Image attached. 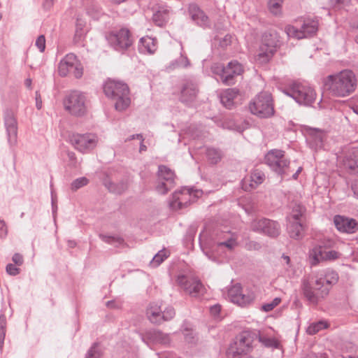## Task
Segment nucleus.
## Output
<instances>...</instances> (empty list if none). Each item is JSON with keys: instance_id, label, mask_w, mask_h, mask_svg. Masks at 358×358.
Listing matches in <instances>:
<instances>
[{"instance_id": "obj_1", "label": "nucleus", "mask_w": 358, "mask_h": 358, "mask_svg": "<svg viewBox=\"0 0 358 358\" xmlns=\"http://www.w3.org/2000/svg\"><path fill=\"white\" fill-rule=\"evenodd\" d=\"M357 80L350 70H343L328 76L324 80L326 88L334 96L345 97L352 94L357 87Z\"/></svg>"}, {"instance_id": "obj_2", "label": "nucleus", "mask_w": 358, "mask_h": 358, "mask_svg": "<svg viewBox=\"0 0 358 358\" xmlns=\"http://www.w3.org/2000/svg\"><path fill=\"white\" fill-rule=\"evenodd\" d=\"M105 94L115 101L116 110L122 111L131 103L128 86L122 82L108 80L104 85Z\"/></svg>"}, {"instance_id": "obj_3", "label": "nucleus", "mask_w": 358, "mask_h": 358, "mask_svg": "<svg viewBox=\"0 0 358 358\" xmlns=\"http://www.w3.org/2000/svg\"><path fill=\"white\" fill-rule=\"evenodd\" d=\"M301 287L304 296L313 304H316L321 299L325 297L330 289L321 273L316 276L315 280L304 279Z\"/></svg>"}, {"instance_id": "obj_4", "label": "nucleus", "mask_w": 358, "mask_h": 358, "mask_svg": "<svg viewBox=\"0 0 358 358\" xmlns=\"http://www.w3.org/2000/svg\"><path fill=\"white\" fill-rule=\"evenodd\" d=\"M250 111L259 117H269L274 113L271 94L266 92H260L249 104Z\"/></svg>"}, {"instance_id": "obj_5", "label": "nucleus", "mask_w": 358, "mask_h": 358, "mask_svg": "<svg viewBox=\"0 0 358 358\" xmlns=\"http://www.w3.org/2000/svg\"><path fill=\"white\" fill-rule=\"evenodd\" d=\"M341 253L331 248L330 245H317L308 251V261L311 266H316L324 262L338 259Z\"/></svg>"}, {"instance_id": "obj_6", "label": "nucleus", "mask_w": 358, "mask_h": 358, "mask_svg": "<svg viewBox=\"0 0 358 358\" xmlns=\"http://www.w3.org/2000/svg\"><path fill=\"white\" fill-rule=\"evenodd\" d=\"M88 101L85 94L79 91L71 92L64 100V106L71 115L80 117L87 111Z\"/></svg>"}, {"instance_id": "obj_7", "label": "nucleus", "mask_w": 358, "mask_h": 358, "mask_svg": "<svg viewBox=\"0 0 358 358\" xmlns=\"http://www.w3.org/2000/svg\"><path fill=\"white\" fill-rule=\"evenodd\" d=\"M253 341L251 333L245 331L239 334L227 351L229 358H248L246 355L251 350Z\"/></svg>"}, {"instance_id": "obj_8", "label": "nucleus", "mask_w": 358, "mask_h": 358, "mask_svg": "<svg viewBox=\"0 0 358 358\" xmlns=\"http://www.w3.org/2000/svg\"><path fill=\"white\" fill-rule=\"evenodd\" d=\"M202 194L203 192L200 189L182 188L173 194L170 201V206L173 210H180L187 206L192 202H194Z\"/></svg>"}, {"instance_id": "obj_9", "label": "nucleus", "mask_w": 358, "mask_h": 358, "mask_svg": "<svg viewBox=\"0 0 358 358\" xmlns=\"http://www.w3.org/2000/svg\"><path fill=\"white\" fill-rule=\"evenodd\" d=\"M277 33H266L262 37V43L257 55V60L259 63L267 62L276 50L278 43Z\"/></svg>"}, {"instance_id": "obj_10", "label": "nucleus", "mask_w": 358, "mask_h": 358, "mask_svg": "<svg viewBox=\"0 0 358 358\" xmlns=\"http://www.w3.org/2000/svg\"><path fill=\"white\" fill-rule=\"evenodd\" d=\"M83 68L77 57L73 54L66 55L59 62L58 73L61 76H66L72 73L76 78H80Z\"/></svg>"}, {"instance_id": "obj_11", "label": "nucleus", "mask_w": 358, "mask_h": 358, "mask_svg": "<svg viewBox=\"0 0 358 358\" xmlns=\"http://www.w3.org/2000/svg\"><path fill=\"white\" fill-rule=\"evenodd\" d=\"M266 163L276 173L283 174L288 168L289 161L285 157L284 152L273 150L265 157Z\"/></svg>"}, {"instance_id": "obj_12", "label": "nucleus", "mask_w": 358, "mask_h": 358, "mask_svg": "<svg viewBox=\"0 0 358 358\" xmlns=\"http://www.w3.org/2000/svg\"><path fill=\"white\" fill-rule=\"evenodd\" d=\"M214 73L220 74L222 82L225 85H231L234 76L241 75L243 72L242 65L238 62H231L226 67L216 66L213 69Z\"/></svg>"}, {"instance_id": "obj_13", "label": "nucleus", "mask_w": 358, "mask_h": 358, "mask_svg": "<svg viewBox=\"0 0 358 358\" xmlns=\"http://www.w3.org/2000/svg\"><path fill=\"white\" fill-rule=\"evenodd\" d=\"M292 96L298 103L308 105L315 100V93L310 87L296 83L292 87Z\"/></svg>"}, {"instance_id": "obj_14", "label": "nucleus", "mask_w": 358, "mask_h": 358, "mask_svg": "<svg viewBox=\"0 0 358 358\" xmlns=\"http://www.w3.org/2000/svg\"><path fill=\"white\" fill-rule=\"evenodd\" d=\"M71 142L76 149L80 152L96 147L98 142L97 137L94 134H73L71 138Z\"/></svg>"}, {"instance_id": "obj_15", "label": "nucleus", "mask_w": 358, "mask_h": 358, "mask_svg": "<svg viewBox=\"0 0 358 358\" xmlns=\"http://www.w3.org/2000/svg\"><path fill=\"white\" fill-rule=\"evenodd\" d=\"M109 43L116 49H125L132 43L130 32L128 29H122L115 33L108 35Z\"/></svg>"}, {"instance_id": "obj_16", "label": "nucleus", "mask_w": 358, "mask_h": 358, "mask_svg": "<svg viewBox=\"0 0 358 358\" xmlns=\"http://www.w3.org/2000/svg\"><path fill=\"white\" fill-rule=\"evenodd\" d=\"M159 178L160 184L157 189L159 193H166L173 185L175 174L169 168L165 166H161L159 168Z\"/></svg>"}, {"instance_id": "obj_17", "label": "nucleus", "mask_w": 358, "mask_h": 358, "mask_svg": "<svg viewBox=\"0 0 358 358\" xmlns=\"http://www.w3.org/2000/svg\"><path fill=\"white\" fill-rule=\"evenodd\" d=\"M334 223L338 231L342 233L354 234L358 230V223L353 219L343 215H336Z\"/></svg>"}, {"instance_id": "obj_18", "label": "nucleus", "mask_w": 358, "mask_h": 358, "mask_svg": "<svg viewBox=\"0 0 358 358\" xmlns=\"http://www.w3.org/2000/svg\"><path fill=\"white\" fill-rule=\"evenodd\" d=\"M178 283L182 286L187 293L193 296L203 294L206 291L204 286L195 278L187 280L185 277L181 276L178 278Z\"/></svg>"}, {"instance_id": "obj_19", "label": "nucleus", "mask_w": 358, "mask_h": 358, "mask_svg": "<svg viewBox=\"0 0 358 358\" xmlns=\"http://www.w3.org/2000/svg\"><path fill=\"white\" fill-rule=\"evenodd\" d=\"M264 180V176L260 171H253L250 176L245 177L242 181V187L245 191H250L257 187Z\"/></svg>"}, {"instance_id": "obj_20", "label": "nucleus", "mask_w": 358, "mask_h": 358, "mask_svg": "<svg viewBox=\"0 0 358 358\" xmlns=\"http://www.w3.org/2000/svg\"><path fill=\"white\" fill-rule=\"evenodd\" d=\"M242 96L235 89H228L221 96V101L227 108H231L234 104L239 103Z\"/></svg>"}, {"instance_id": "obj_21", "label": "nucleus", "mask_w": 358, "mask_h": 358, "mask_svg": "<svg viewBox=\"0 0 358 358\" xmlns=\"http://www.w3.org/2000/svg\"><path fill=\"white\" fill-rule=\"evenodd\" d=\"M5 124L8 134V139L10 144L17 142V124L13 115H8L5 119Z\"/></svg>"}, {"instance_id": "obj_22", "label": "nucleus", "mask_w": 358, "mask_h": 358, "mask_svg": "<svg viewBox=\"0 0 358 358\" xmlns=\"http://www.w3.org/2000/svg\"><path fill=\"white\" fill-rule=\"evenodd\" d=\"M146 315L152 323H160L163 321L162 306L158 303H150L147 308Z\"/></svg>"}, {"instance_id": "obj_23", "label": "nucleus", "mask_w": 358, "mask_h": 358, "mask_svg": "<svg viewBox=\"0 0 358 358\" xmlns=\"http://www.w3.org/2000/svg\"><path fill=\"white\" fill-rule=\"evenodd\" d=\"M170 10L166 5L159 6L158 9L153 14V20L155 23L162 27L169 20Z\"/></svg>"}, {"instance_id": "obj_24", "label": "nucleus", "mask_w": 358, "mask_h": 358, "mask_svg": "<svg viewBox=\"0 0 358 358\" xmlns=\"http://www.w3.org/2000/svg\"><path fill=\"white\" fill-rule=\"evenodd\" d=\"M196 93L197 90L194 84H186L181 91L180 99L185 103L190 102L195 99Z\"/></svg>"}, {"instance_id": "obj_25", "label": "nucleus", "mask_w": 358, "mask_h": 358, "mask_svg": "<svg viewBox=\"0 0 358 358\" xmlns=\"http://www.w3.org/2000/svg\"><path fill=\"white\" fill-rule=\"evenodd\" d=\"M87 22L82 20L78 19L76 24V31L74 34V41L76 43L81 42L84 40L86 34L87 33Z\"/></svg>"}, {"instance_id": "obj_26", "label": "nucleus", "mask_w": 358, "mask_h": 358, "mask_svg": "<svg viewBox=\"0 0 358 358\" xmlns=\"http://www.w3.org/2000/svg\"><path fill=\"white\" fill-rule=\"evenodd\" d=\"M290 224L288 227L289 236L293 238H300L303 235V227L302 221L289 220Z\"/></svg>"}, {"instance_id": "obj_27", "label": "nucleus", "mask_w": 358, "mask_h": 358, "mask_svg": "<svg viewBox=\"0 0 358 358\" xmlns=\"http://www.w3.org/2000/svg\"><path fill=\"white\" fill-rule=\"evenodd\" d=\"M302 31L306 34V36H310L315 34L318 29V22L316 20L307 18L303 21L301 25Z\"/></svg>"}, {"instance_id": "obj_28", "label": "nucleus", "mask_w": 358, "mask_h": 358, "mask_svg": "<svg viewBox=\"0 0 358 358\" xmlns=\"http://www.w3.org/2000/svg\"><path fill=\"white\" fill-rule=\"evenodd\" d=\"M251 227L254 231H262L263 233H264V229L266 227H273V231L271 232L272 234H275L276 231L275 229L274 221L266 219L255 220L252 222Z\"/></svg>"}, {"instance_id": "obj_29", "label": "nucleus", "mask_w": 358, "mask_h": 358, "mask_svg": "<svg viewBox=\"0 0 358 358\" xmlns=\"http://www.w3.org/2000/svg\"><path fill=\"white\" fill-rule=\"evenodd\" d=\"M285 31L288 37H292L296 39L306 38V34H304V31H302V29H299L294 25H287L285 28Z\"/></svg>"}, {"instance_id": "obj_30", "label": "nucleus", "mask_w": 358, "mask_h": 358, "mask_svg": "<svg viewBox=\"0 0 358 358\" xmlns=\"http://www.w3.org/2000/svg\"><path fill=\"white\" fill-rule=\"evenodd\" d=\"M141 42L149 53H154L156 51L157 41L154 38L146 36L141 39Z\"/></svg>"}, {"instance_id": "obj_31", "label": "nucleus", "mask_w": 358, "mask_h": 358, "mask_svg": "<svg viewBox=\"0 0 358 358\" xmlns=\"http://www.w3.org/2000/svg\"><path fill=\"white\" fill-rule=\"evenodd\" d=\"M259 340L266 347L278 348L279 344L276 338L274 337H268L264 331L259 333Z\"/></svg>"}, {"instance_id": "obj_32", "label": "nucleus", "mask_w": 358, "mask_h": 358, "mask_svg": "<svg viewBox=\"0 0 358 358\" xmlns=\"http://www.w3.org/2000/svg\"><path fill=\"white\" fill-rule=\"evenodd\" d=\"M321 274L323 275L326 284L329 285V287L335 285L338 280V274L335 271L329 269Z\"/></svg>"}, {"instance_id": "obj_33", "label": "nucleus", "mask_w": 358, "mask_h": 358, "mask_svg": "<svg viewBox=\"0 0 358 358\" xmlns=\"http://www.w3.org/2000/svg\"><path fill=\"white\" fill-rule=\"evenodd\" d=\"M305 212L303 206L299 204H296L292 210L289 220L293 221H302V216Z\"/></svg>"}, {"instance_id": "obj_34", "label": "nucleus", "mask_w": 358, "mask_h": 358, "mask_svg": "<svg viewBox=\"0 0 358 358\" xmlns=\"http://www.w3.org/2000/svg\"><path fill=\"white\" fill-rule=\"evenodd\" d=\"M169 256V252L166 250L159 251L152 259L150 265L153 267L158 266L165 259Z\"/></svg>"}, {"instance_id": "obj_35", "label": "nucleus", "mask_w": 358, "mask_h": 358, "mask_svg": "<svg viewBox=\"0 0 358 358\" xmlns=\"http://www.w3.org/2000/svg\"><path fill=\"white\" fill-rule=\"evenodd\" d=\"M328 327V324L324 322H318L310 324L308 329L307 332L310 335H313L319 332L320 331Z\"/></svg>"}, {"instance_id": "obj_36", "label": "nucleus", "mask_w": 358, "mask_h": 358, "mask_svg": "<svg viewBox=\"0 0 358 358\" xmlns=\"http://www.w3.org/2000/svg\"><path fill=\"white\" fill-rule=\"evenodd\" d=\"M207 156L209 161L213 164L217 163L222 158L220 152L215 148H209L207 151Z\"/></svg>"}, {"instance_id": "obj_37", "label": "nucleus", "mask_w": 358, "mask_h": 358, "mask_svg": "<svg viewBox=\"0 0 358 358\" xmlns=\"http://www.w3.org/2000/svg\"><path fill=\"white\" fill-rule=\"evenodd\" d=\"M103 352L99 346L95 343L88 350L85 358H101Z\"/></svg>"}, {"instance_id": "obj_38", "label": "nucleus", "mask_w": 358, "mask_h": 358, "mask_svg": "<svg viewBox=\"0 0 358 358\" xmlns=\"http://www.w3.org/2000/svg\"><path fill=\"white\" fill-rule=\"evenodd\" d=\"M283 0H269L268 9L274 15L281 13V4Z\"/></svg>"}, {"instance_id": "obj_39", "label": "nucleus", "mask_w": 358, "mask_h": 358, "mask_svg": "<svg viewBox=\"0 0 358 358\" xmlns=\"http://www.w3.org/2000/svg\"><path fill=\"white\" fill-rule=\"evenodd\" d=\"M252 299H253L250 296H246L245 295L240 294L236 296H233L232 301L240 306H245L246 304L250 303Z\"/></svg>"}, {"instance_id": "obj_40", "label": "nucleus", "mask_w": 358, "mask_h": 358, "mask_svg": "<svg viewBox=\"0 0 358 358\" xmlns=\"http://www.w3.org/2000/svg\"><path fill=\"white\" fill-rule=\"evenodd\" d=\"M281 303V299L279 297L275 298L271 302L262 305V310L264 312H269L274 309Z\"/></svg>"}, {"instance_id": "obj_41", "label": "nucleus", "mask_w": 358, "mask_h": 358, "mask_svg": "<svg viewBox=\"0 0 358 358\" xmlns=\"http://www.w3.org/2000/svg\"><path fill=\"white\" fill-rule=\"evenodd\" d=\"M88 182V179L85 177L78 178L71 183V189L76 191L79 188L87 185Z\"/></svg>"}, {"instance_id": "obj_42", "label": "nucleus", "mask_w": 358, "mask_h": 358, "mask_svg": "<svg viewBox=\"0 0 358 358\" xmlns=\"http://www.w3.org/2000/svg\"><path fill=\"white\" fill-rule=\"evenodd\" d=\"M237 245V243L234 238H229L225 242H220L217 243V248L222 249L226 248L227 250H231L234 248Z\"/></svg>"}, {"instance_id": "obj_43", "label": "nucleus", "mask_w": 358, "mask_h": 358, "mask_svg": "<svg viewBox=\"0 0 358 358\" xmlns=\"http://www.w3.org/2000/svg\"><path fill=\"white\" fill-rule=\"evenodd\" d=\"M175 315V311L173 308L171 307L166 308L163 312H162V316H163V321L164 320H169L173 317Z\"/></svg>"}, {"instance_id": "obj_44", "label": "nucleus", "mask_w": 358, "mask_h": 358, "mask_svg": "<svg viewBox=\"0 0 358 358\" xmlns=\"http://www.w3.org/2000/svg\"><path fill=\"white\" fill-rule=\"evenodd\" d=\"M36 45L41 52H43L45 48V36L41 35L39 36L36 41Z\"/></svg>"}, {"instance_id": "obj_45", "label": "nucleus", "mask_w": 358, "mask_h": 358, "mask_svg": "<svg viewBox=\"0 0 358 358\" xmlns=\"http://www.w3.org/2000/svg\"><path fill=\"white\" fill-rule=\"evenodd\" d=\"M274 225H275V234H272V231H273V227H266V229H264V234L270 236H272V237H275L276 236L278 235L279 234V227H278V224L274 222Z\"/></svg>"}, {"instance_id": "obj_46", "label": "nucleus", "mask_w": 358, "mask_h": 358, "mask_svg": "<svg viewBox=\"0 0 358 358\" xmlns=\"http://www.w3.org/2000/svg\"><path fill=\"white\" fill-rule=\"evenodd\" d=\"M6 271L10 275H16L20 273V268L12 264H9L6 266Z\"/></svg>"}, {"instance_id": "obj_47", "label": "nucleus", "mask_w": 358, "mask_h": 358, "mask_svg": "<svg viewBox=\"0 0 358 358\" xmlns=\"http://www.w3.org/2000/svg\"><path fill=\"white\" fill-rule=\"evenodd\" d=\"M194 17L196 20H200L201 22L203 24H205L206 23V22L208 21V17L203 13V12H202L201 10H199L197 14L194 15Z\"/></svg>"}, {"instance_id": "obj_48", "label": "nucleus", "mask_w": 358, "mask_h": 358, "mask_svg": "<svg viewBox=\"0 0 358 358\" xmlns=\"http://www.w3.org/2000/svg\"><path fill=\"white\" fill-rule=\"evenodd\" d=\"M13 262L17 266H21L23 264V257L20 254L15 253L12 258Z\"/></svg>"}, {"instance_id": "obj_49", "label": "nucleus", "mask_w": 358, "mask_h": 358, "mask_svg": "<svg viewBox=\"0 0 358 358\" xmlns=\"http://www.w3.org/2000/svg\"><path fill=\"white\" fill-rule=\"evenodd\" d=\"M232 37L231 35H226L224 36L222 40L220 41V45L222 47H227L228 45H229L231 42Z\"/></svg>"}, {"instance_id": "obj_50", "label": "nucleus", "mask_w": 358, "mask_h": 358, "mask_svg": "<svg viewBox=\"0 0 358 358\" xmlns=\"http://www.w3.org/2000/svg\"><path fill=\"white\" fill-rule=\"evenodd\" d=\"M221 310V306L220 305H215L210 308V314L214 316L217 317Z\"/></svg>"}, {"instance_id": "obj_51", "label": "nucleus", "mask_w": 358, "mask_h": 358, "mask_svg": "<svg viewBox=\"0 0 358 358\" xmlns=\"http://www.w3.org/2000/svg\"><path fill=\"white\" fill-rule=\"evenodd\" d=\"M36 106L38 110H40L42 108L41 96L38 92H36Z\"/></svg>"}, {"instance_id": "obj_52", "label": "nucleus", "mask_w": 358, "mask_h": 358, "mask_svg": "<svg viewBox=\"0 0 358 358\" xmlns=\"http://www.w3.org/2000/svg\"><path fill=\"white\" fill-rule=\"evenodd\" d=\"M7 234V227L3 221L0 220V236H3Z\"/></svg>"}, {"instance_id": "obj_53", "label": "nucleus", "mask_w": 358, "mask_h": 358, "mask_svg": "<svg viewBox=\"0 0 358 358\" xmlns=\"http://www.w3.org/2000/svg\"><path fill=\"white\" fill-rule=\"evenodd\" d=\"M352 189L354 194L358 197V181L355 182L352 185Z\"/></svg>"}, {"instance_id": "obj_54", "label": "nucleus", "mask_w": 358, "mask_h": 358, "mask_svg": "<svg viewBox=\"0 0 358 358\" xmlns=\"http://www.w3.org/2000/svg\"><path fill=\"white\" fill-rule=\"evenodd\" d=\"M337 3L345 6L349 4L350 0H336Z\"/></svg>"}, {"instance_id": "obj_55", "label": "nucleus", "mask_w": 358, "mask_h": 358, "mask_svg": "<svg viewBox=\"0 0 358 358\" xmlns=\"http://www.w3.org/2000/svg\"><path fill=\"white\" fill-rule=\"evenodd\" d=\"M282 259L285 261V262L288 265L290 263V259H289V257L287 256V255H283L282 257Z\"/></svg>"}, {"instance_id": "obj_56", "label": "nucleus", "mask_w": 358, "mask_h": 358, "mask_svg": "<svg viewBox=\"0 0 358 358\" xmlns=\"http://www.w3.org/2000/svg\"><path fill=\"white\" fill-rule=\"evenodd\" d=\"M248 248L249 249H258L259 248V245L257 244V243H254V244H252V245L251 244H250L248 245Z\"/></svg>"}, {"instance_id": "obj_57", "label": "nucleus", "mask_w": 358, "mask_h": 358, "mask_svg": "<svg viewBox=\"0 0 358 358\" xmlns=\"http://www.w3.org/2000/svg\"><path fill=\"white\" fill-rule=\"evenodd\" d=\"M189 330H186V333H185V337H186V339L187 341H190L189 339L192 338V337H189V335H192V332L189 333Z\"/></svg>"}, {"instance_id": "obj_58", "label": "nucleus", "mask_w": 358, "mask_h": 358, "mask_svg": "<svg viewBox=\"0 0 358 358\" xmlns=\"http://www.w3.org/2000/svg\"><path fill=\"white\" fill-rule=\"evenodd\" d=\"M31 80L29 79H27L25 80V85H27V87H29L31 86Z\"/></svg>"}, {"instance_id": "obj_59", "label": "nucleus", "mask_w": 358, "mask_h": 358, "mask_svg": "<svg viewBox=\"0 0 358 358\" xmlns=\"http://www.w3.org/2000/svg\"><path fill=\"white\" fill-rule=\"evenodd\" d=\"M301 168L297 171V172L294 175V178L296 179L298 173L301 171Z\"/></svg>"}, {"instance_id": "obj_60", "label": "nucleus", "mask_w": 358, "mask_h": 358, "mask_svg": "<svg viewBox=\"0 0 358 358\" xmlns=\"http://www.w3.org/2000/svg\"><path fill=\"white\" fill-rule=\"evenodd\" d=\"M355 41L358 43V33L356 34Z\"/></svg>"}, {"instance_id": "obj_61", "label": "nucleus", "mask_w": 358, "mask_h": 358, "mask_svg": "<svg viewBox=\"0 0 358 358\" xmlns=\"http://www.w3.org/2000/svg\"><path fill=\"white\" fill-rule=\"evenodd\" d=\"M1 19V14H0V20Z\"/></svg>"}, {"instance_id": "obj_62", "label": "nucleus", "mask_w": 358, "mask_h": 358, "mask_svg": "<svg viewBox=\"0 0 358 358\" xmlns=\"http://www.w3.org/2000/svg\"><path fill=\"white\" fill-rule=\"evenodd\" d=\"M350 358H356V357H350Z\"/></svg>"}]
</instances>
